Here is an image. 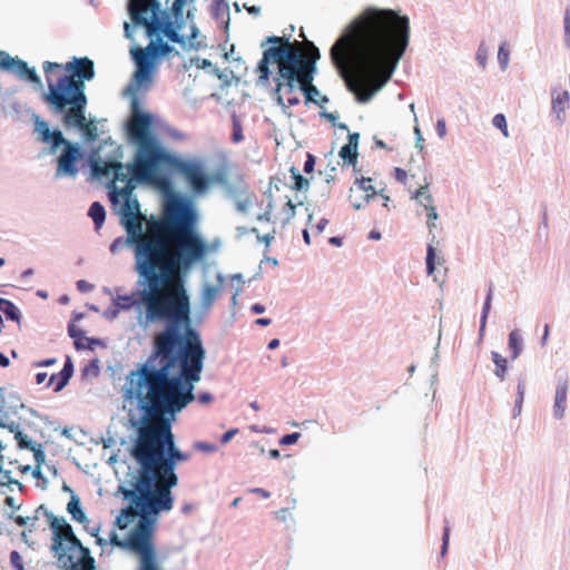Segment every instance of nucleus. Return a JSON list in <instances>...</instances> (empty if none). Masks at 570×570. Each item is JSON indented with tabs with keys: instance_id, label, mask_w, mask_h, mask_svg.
Returning a JSON list of instances; mask_svg holds the SVG:
<instances>
[{
	"instance_id": "obj_26",
	"label": "nucleus",
	"mask_w": 570,
	"mask_h": 570,
	"mask_svg": "<svg viewBox=\"0 0 570 570\" xmlns=\"http://www.w3.org/2000/svg\"><path fill=\"white\" fill-rule=\"evenodd\" d=\"M570 94L568 90L560 92H552V111L556 114L559 124H563L566 120V109L569 107Z\"/></svg>"
},
{
	"instance_id": "obj_25",
	"label": "nucleus",
	"mask_w": 570,
	"mask_h": 570,
	"mask_svg": "<svg viewBox=\"0 0 570 570\" xmlns=\"http://www.w3.org/2000/svg\"><path fill=\"white\" fill-rule=\"evenodd\" d=\"M139 292H145V287L142 289H137L131 294L118 295L116 298H112V302L118 305L120 311H130L135 306L142 305V298H150L153 294L141 295Z\"/></svg>"
},
{
	"instance_id": "obj_2",
	"label": "nucleus",
	"mask_w": 570,
	"mask_h": 570,
	"mask_svg": "<svg viewBox=\"0 0 570 570\" xmlns=\"http://www.w3.org/2000/svg\"><path fill=\"white\" fill-rule=\"evenodd\" d=\"M205 347L165 355L156 350L145 363L126 376L124 397L138 401L141 420L175 422L177 414L195 400L194 385L200 381Z\"/></svg>"
},
{
	"instance_id": "obj_32",
	"label": "nucleus",
	"mask_w": 570,
	"mask_h": 570,
	"mask_svg": "<svg viewBox=\"0 0 570 570\" xmlns=\"http://www.w3.org/2000/svg\"><path fill=\"white\" fill-rule=\"evenodd\" d=\"M219 293L220 286H214V284L205 283L200 291V306L205 309L212 307Z\"/></svg>"
},
{
	"instance_id": "obj_30",
	"label": "nucleus",
	"mask_w": 570,
	"mask_h": 570,
	"mask_svg": "<svg viewBox=\"0 0 570 570\" xmlns=\"http://www.w3.org/2000/svg\"><path fill=\"white\" fill-rule=\"evenodd\" d=\"M0 312L4 315L7 321H11L20 325L22 321V313L12 301L0 297Z\"/></svg>"
},
{
	"instance_id": "obj_46",
	"label": "nucleus",
	"mask_w": 570,
	"mask_h": 570,
	"mask_svg": "<svg viewBox=\"0 0 570 570\" xmlns=\"http://www.w3.org/2000/svg\"><path fill=\"white\" fill-rule=\"evenodd\" d=\"M509 59H510V51L507 48V43L503 42L499 47V50H498V62H499L500 69L502 71H504L508 68Z\"/></svg>"
},
{
	"instance_id": "obj_18",
	"label": "nucleus",
	"mask_w": 570,
	"mask_h": 570,
	"mask_svg": "<svg viewBox=\"0 0 570 570\" xmlns=\"http://www.w3.org/2000/svg\"><path fill=\"white\" fill-rule=\"evenodd\" d=\"M87 154L80 142L67 140L61 146V153L57 157L55 177H76L79 173L78 163L86 158Z\"/></svg>"
},
{
	"instance_id": "obj_64",
	"label": "nucleus",
	"mask_w": 570,
	"mask_h": 570,
	"mask_svg": "<svg viewBox=\"0 0 570 570\" xmlns=\"http://www.w3.org/2000/svg\"><path fill=\"white\" fill-rule=\"evenodd\" d=\"M315 164H316V157L313 154L307 153L306 154V159H305L304 166H303V171L306 175L312 174L314 171V169H315Z\"/></svg>"
},
{
	"instance_id": "obj_5",
	"label": "nucleus",
	"mask_w": 570,
	"mask_h": 570,
	"mask_svg": "<svg viewBox=\"0 0 570 570\" xmlns=\"http://www.w3.org/2000/svg\"><path fill=\"white\" fill-rule=\"evenodd\" d=\"M176 240V248L168 256V242L161 236H154L137 243L135 272L137 285L145 287L141 295L159 294L167 287L176 285V291L186 289L187 278L196 265L195 253L188 249L181 236H168Z\"/></svg>"
},
{
	"instance_id": "obj_50",
	"label": "nucleus",
	"mask_w": 570,
	"mask_h": 570,
	"mask_svg": "<svg viewBox=\"0 0 570 570\" xmlns=\"http://www.w3.org/2000/svg\"><path fill=\"white\" fill-rule=\"evenodd\" d=\"M58 560V566L61 568V570H78L77 566V558L76 556H66L61 557V559Z\"/></svg>"
},
{
	"instance_id": "obj_9",
	"label": "nucleus",
	"mask_w": 570,
	"mask_h": 570,
	"mask_svg": "<svg viewBox=\"0 0 570 570\" xmlns=\"http://www.w3.org/2000/svg\"><path fill=\"white\" fill-rule=\"evenodd\" d=\"M115 495L128 502L116 517L115 528L126 530L132 522L147 515L153 523L151 541L155 542L159 517L170 512L174 507L137 478L130 465L126 481L118 485Z\"/></svg>"
},
{
	"instance_id": "obj_4",
	"label": "nucleus",
	"mask_w": 570,
	"mask_h": 570,
	"mask_svg": "<svg viewBox=\"0 0 570 570\" xmlns=\"http://www.w3.org/2000/svg\"><path fill=\"white\" fill-rule=\"evenodd\" d=\"M42 67L48 85V91L41 96L43 102L53 115L61 117L67 130H78L86 144L96 142L99 138L98 122L106 119L86 116V81L96 76L94 61L88 57H73L65 65L45 61Z\"/></svg>"
},
{
	"instance_id": "obj_35",
	"label": "nucleus",
	"mask_w": 570,
	"mask_h": 570,
	"mask_svg": "<svg viewBox=\"0 0 570 570\" xmlns=\"http://www.w3.org/2000/svg\"><path fill=\"white\" fill-rule=\"evenodd\" d=\"M87 215L92 219L96 230H99L105 224L106 209L100 202H92Z\"/></svg>"
},
{
	"instance_id": "obj_14",
	"label": "nucleus",
	"mask_w": 570,
	"mask_h": 570,
	"mask_svg": "<svg viewBox=\"0 0 570 570\" xmlns=\"http://www.w3.org/2000/svg\"><path fill=\"white\" fill-rule=\"evenodd\" d=\"M189 458V453L181 451L177 446L158 460H153L154 462L150 463L147 472H141V469H138L135 475L174 507L175 495L173 489L179 483L176 469L179 463L188 461Z\"/></svg>"
},
{
	"instance_id": "obj_61",
	"label": "nucleus",
	"mask_w": 570,
	"mask_h": 570,
	"mask_svg": "<svg viewBox=\"0 0 570 570\" xmlns=\"http://www.w3.org/2000/svg\"><path fill=\"white\" fill-rule=\"evenodd\" d=\"M31 452L33 453L36 465L41 466L42 464L46 463V453L42 448V444L37 443V445L33 448V450H31Z\"/></svg>"
},
{
	"instance_id": "obj_29",
	"label": "nucleus",
	"mask_w": 570,
	"mask_h": 570,
	"mask_svg": "<svg viewBox=\"0 0 570 570\" xmlns=\"http://www.w3.org/2000/svg\"><path fill=\"white\" fill-rule=\"evenodd\" d=\"M39 140L50 146V153L56 154L58 149L68 140L59 128L50 129Z\"/></svg>"
},
{
	"instance_id": "obj_15",
	"label": "nucleus",
	"mask_w": 570,
	"mask_h": 570,
	"mask_svg": "<svg viewBox=\"0 0 570 570\" xmlns=\"http://www.w3.org/2000/svg\"><path fill=\"white\" fill-rule=\"evenodd\" d=\"M116 214L119 215L120 225L127 233V237H117L109 246V250L116 254L121 247L127 246L134 249L136 254L137 243L146 242L144 238L142 224L139 220L141 216L140 203L138 199L120 198L118 206H112Z\"/></svg>"
},
{
	"instance_id": "obj_45",
	"label": "nucleus",
	"mask_w": 570,
	"mask_h": 570,
	"mask_svg": "<svg viewBox=\"0 0 570 570\" xmlns=\"http://www.w3.org/2000/svg\"><path fill=\"white\" fill-rule=\"evenodd\" d=\"M14 440L17 441V445L20 450L31 451L38 443L30 439L23 431L21 433H17Z\"/></svg>"
},
{
	"instance_id": "obj_6",
	"label": "nucleus",
	"mask_w": 570,
	"mask_h": 570,
	"mask_svg": "<svg viewBox=\"0 0 570 570\" xmlns=\"http://www.w3.org/2000/svg\"><path fill=\"white\" fill-rule=\"evenodd\" d=\"M153 294L150 298H142L146 307L145 320L141 314L138 323L144 328L151 323L164 322L165 330L153 343L150 354L156 350H165V355L189 351L190 346L204 347L200 333L191 325L190 298L187 289L176 291L175 295L165 301Z\"/></svg>"
},
{
	"instance_id": "obj_56",
	"label": "nucleus",
	"mask_w": 570,
	"mask_h": 570,
	"mask_svg": "<svg viewBox=\"0 0 570 570\" xmlns=\"http://www.w3.org/2000/svg\"><path fill=\"white\" fill-rule=\"evenodd\" d=\"M35 130L39 134V137H43L51 128L49 122L41 119L38 115H35Z\"/></svg>"
},
{
	"instance_id": "obj_31",
	"label": "nucleus",
	"mask_w": 570,
	"mask_h": 570,
	"mask_svg": "<svg viewBox=\"0 0 570 570\" xmlns=\"http://www.w3.org/2000/svg\"><path fill=\"white\" fill-rule=\"evenodd\" d=\"M508 347L511 353L510 358L517 360L523 351V336L521 331L515 328L509 333Z\"/></svg>"
},
{
	"instance_id": "obj_57",
	"label": "nucleus",
	"mask_w": 570,
	"mask_h": 570,
	"mask_svg": "<svg viewBox=\"0 0 570 570\" xmlns=\"http://www.w3.org/2000/svg\"><path fill=\"white\" fill-rule=\"evenodd\" d=\"M296 204L292 202V199H287V202L284 205L283 210L286 213V218L283 220V225L285 226L288 224L296 215Z\"/></svg>"
},
{
	"instance_id": "obj_37",
	"label": "nucleus",
	"mask_w": 570,
	"mask_h": 570,
	"mask_svg": "<svg viewBox=\"0 0 570 570\" xmlns=\"http://www.w3.org/2000/svg\"><path fill=\"white\" fill-rule=\"evenodd\" d=\"M525 387H527V379H525V375L522 374L518 377L514 406L512 410V416L514 419L521 414L522 404L524 401Z\"/></svg>"
},
{
	"instance_id": "obj_58",
	"label": "nucleus",
	"mask_w": 570,
	"mask_h": 570,
	"mask_svg": "<svg viewBox=\"0 0 570 570\" xmlns=\"http://www.w3.org/2000/svg\"><path fill=\"white\" fill-rule=\"evenodd\" d=\"M194 449L204 453H215L218 450V446L215 443L206 441H196L194 443Z\"/></svg>"
},
{
	"instance_id": "obj_7",
	"label": "nucleus",
	"mask_w": 570,
	"mask_h": 570,
	"mask_svg": "<svg viewBox=\"0 0 570 570\" xmlns=\"http://www.w3.org/2000/svg\"><path fill=\"white\" fill-rule=\"evenodd\" d=\"M199 214L193 199L180 193L171 191L164 199L163 213L156 224V230L166 236H181L191 252L196 265L203 264L210 252L220 246V239L208 243L198 230Z\"/></svg>"
},
{
	"instance_id": "obj_27",
	"label": "nucleus",
	"mask_w": 570,
	"mask_h": 570,
	"mask_svg": "<svg viewBox=\"0 0 570 570\" xmlns=\"http://www.w3.org/2000/svg\"><path fill=\"white\" fill-rule=\"evenodd\" d=\"M236 189L237 193L233 196L234 198L237 196H245L244 199L236 200V209L237 212L245 214L256 199V195L248 190V185L243 180V178H239V184Z\"/></svg>"
},
{
	"instance_id": "obj_8",
	"label": "nucleus",
	"mask_w": 570,
	"mask_h": 570,
	"mask_svg": "<svg viewBox=\"0 0 570 570\" xmlns=\"http://www.w3.org/2000/svg\"><path fill=\"white\" fill-rule=\"evenodd\" d=\"M184 7L171 4L164 8L160 0H127L126 12L129 21H124V37L134 40V33L140 26H147L163 36L171 43L183 46L185 35L181 30L186 27Z\"/></svg>"
},
{
	"instance_id": "obj_38",
	"label": "nucleus",
	"mask_w": 570,
	"mask_h": 570,
	"mask_svg": "<svg viewBox=\"0 0 570 570\" xmlns=\"http://www.w3.org/2000/svg\"><path fill=\"white\" fill-rule=\"evenodd\" d=\"M289 174H291V178L293 180V184L289 185L291 189L296 190V191H307L308 190V188L311 186L309 179L306 178L305 176H303L301 174V171L295 166H291Z\"/></svg>"
},
{
	"instance_id": "obj_12",
	"label": "nucleus",
	"mask_w": 570,
	"mask_h": 570,
	"mask_svg": "<svg viewBox=\"0 0 570 570\" xmlns=\"http://www.w3.org/2000/svg\"><path fill=\"white\" fill-rule=\"evenodd\" d=\"M144 29L146 38L149 40L146 47L137 43L136 37L130 40L129 56L135 66L134 87H150L159 65L171 57H179L180 52L167 40L166 36L147 26H140Z\"/></svg>"
},
{
	"instance_id": "obj_34",
	"label": "nucleus",
	"mask_w": 570,
	"mask_h": 570,
	"mask_svg": "<svg viewBox=\"0 0 570 570\" xmlns=\"http://www.w3.org/2000/svg\"><path fill=\"white\" fill-rule=\"evenodd\" d=\"M210 16L214 20H219L220 16L225 13L227 16L226 21L224 22L226 31L229 27V4L227 0H212L209 6Z\"/></svg>"
},
{
	"instance_id": "obj_13",
	"label": "nucleus",
	"mask_w": 570,
	"mask_h": 570,
	"mask_svg": "<svg viewBox=\"0 0 570 570\" xmlns=\"http://www.w3.org/2000/svg\"><path fill=\"white\" fill-rule=\"evenodd\" d=\"M145 515L137 521L120 539L115 530L110 531L108 544L135 553L138 557L137 570H163L158 562L156 542L151 541L153 523Z\"/></svg>"
},
{
	"instance_id": "obj_53",
	"label": "nucleus",
	"mask_w": 570,
	"mask_h": 570,
	"mask_svg": "<svg viewBox=\"0 0 570 570\" xmlns=\"http://www.w3.org/2000/svg\"><path fill=\"white\" fill-rule=\"evenodd\" d=\"M77 566L78 570H96V560L91 554L81 557L77 559Z\"/></svg>"
},
{
	"instance_id": "obj_52",
	"label": "nucleus",
	"mask_w": 570,
	"mask_h": 570,
	"mask_svg": "<svg viewBox=\"0 0 570 570\" xmlns=\"http://www.w3.org/2000/svg\"><path fill=\"white\" fill-rule=\"evenodd\" d=\"M429 188V185L426 184L425 186H422L420 187L417 190H415V193L412 195V198L416 199L420 202L421 205H423L421 198L423 197L425 199V202L429 203V205H432L433 203V197L432 195L429 193L428 190Z\"/></svg>"
},
{
	"instance_id": "obj_3",
	"label": "nucleus",
	"mask_w": 570,
	"mask_h": 570,
	"mask_svg": "<svg viewBox=\"0 0 570 570\" xmlns=\"http://www.w3.org/2000/svg\"><path fill=\"white\" fill-rule=\"evenodd\" d=\"M156 116L145 115L138 120L137 131L126 134L129 145L135 147L132 160L124 164L122 146L115 147L105 157L98 149L88 154V165L94 179L109 178L107 184L111 206H118L120 198L138 199L134 190L138 186L153 184L171 185L174 173L181 175L186 159L171 153L156 132Z\"/></svg>"
},
{
	"instance_id": "obj_23",
	"label": "nucleus",
	"mask_w": 570,
	"mask_h": 570,
	"mask_svg": "<svg viewBox=\"0 0 570 570\" xmlns=\"http://www.w3.org/2000/svg\"><path fill=\"white\" fill-rule=\"evenodd\" d=\"M75 372L72 357L66 355L65 363L60 372L50 375L47 387L52 386L55 393L61 392L70 382Z\"/></svg>"
},
{
	"instance_id": "obj_19",
	"label": "nucleus",
	"mask_w": 570,
	"mask_h": 570,
	"mask_svg": "<svg viewBox=\"0 0 570 570\" xmlns=\"http://www.w3.org/2000/svg\"><path fill=\"white\" fill-rule=\"evenodd\" d=\"M0 70L12 73L19 79L32 83L37 89H42V82L35 67L18 56L12 57L9 52L0 50Z\"/></svg>"
},
{
	"instance_id": "obj_11",
	"label": "nucleus",
	"mask_w": 570,
	"mask_h": 570,
	"mask_svg": "<svg viewBox=\"0 0 570 570\" xmlns=\"http://www.w3.org/2000/svg\"><path fill=\"white\" fill-rule=\"evenodd\" d=\"M149 421L130 419V424L136 429L137 435L132 439L129 455L141 469V472L149 470L153 460H158L177 448L171 431L174 422L158 421L151 425Z\"/></svg>"
},
{
	"instance_id": "obj_10",
	"label": "nucleus",
	"mask_w": 570,
	"mask_h": 570,
	"mask_svg": "<svg viewBox=\"0 0 570 570\" xmlns=\"http://www.w3.org/2000/svg\"><path fill=\"white\" fill-rule=\"evenodd\" d=\"M308 46L311 51L308 56H305L302 51L292 48L289 38L284 37L282 46H272L264 49L255 69L258 73L256 85L261 87L271 86L272 70L269 66L272 63H277V72L287 69L301 73L305 82H313L317 73V61L321 59V51L312 41H308Z\"/></svg>"
},
{
	"instance_id": "obj_22",
	"label": "nucleus",
	"mask_w": 570,
	"mask_h": 570,
	"mask_svg": "<svg viewBox=\"0 0 570 570\" xmlns=\"http://www.w3.org/2000/svg\"><path fill=\"white\" fill-rule=\"evenodd\" d=\"M554 376L557 380V386L553 403V417L556 420H562L566 413L569 379L567 371L562 368H558Z\"/></svg>"
},
{
	"instance_id": "obj_54",
	"label": "nucleus",
	"mask_w": 570,
	"mask_h": 570,
	"mask_svg": "<svg viewBox=\"0 0 570 570\" xmlns=\"http://www.w3.org/2000/svg\"><path fill=\"white\" fill-rule=\"evenodd\" d=\"M10 566L14 570H26L21 554L17 550H12L9 554Z\"/></svg>"
},
{
	"instance_id": "obj_51",
	"label": "nucleus",
	"mask_w": 570,
	"mask_h": 570,
	"mask_svg": "<svg viewBox=\"0 0 570 570\" xmlns=\"http://www.w3.org/2000/svg\"><path fill=\"white\" fill-rule=\"evenodd\" d=\"M271 95L275 102L282 108L283 112H286L287 106L285 105L284 98L282 96V85L277 82L272 88Z\"/></svg>"
},
{
	"instance_id": "obj_21",
	"label": "nucleus",
	"mask_w": 570,
	"mask_h": 570,
	"mask_svg": "<svg viewBox=\"0 0 570 570\" xmlns=\"http://www.w3.org/2000/svg\"><path fill=\"white\" fill-rule=\"evenodd\" d=\"M148 89H149V87H139V88L134 87V73L131 75L130 81L124 90V94L126 96L130 97V110H131V115H132L131 118H128L124 122L125 135L130 134V132H136L138 120L141 119L145 115L155 116L154 114H151L149 111H145L141 108V101L137 95L140 90H148Z\"/></svg>"
},
{
	"instance_id": "obj_49",
	"label": "nucleus",
	"mask_w": 570,
	"mask_h": 570,
	"mask_svg": "<svg viewBox=\"0 0 570 570\" xmlns=\"http://www.w3.org/2000/svg\"><path fill=\"white\" fill-rule=\"evenodd\" d=\"M100 373L99 367V360L92 358L88 362V364L85 365V367L81 370V376L86 377L89 374H92L94 376H98Z\"/></svg>"
},
{
	"instance_id": "obj_47",
	"label": "nucleus",
	"mask_w": 570,
	"mask_h": 570,
	"mask_svg": "<svg viewBox=\"0 0 570 570\" xmlns=\"http://www.w3.org/2000/svg\"><path fill=\"white\" fill-rule=\"evenodd\" d=\"M492 125L499 129L504 137H509L508 122L503 114H497L492 118Z\"/></svg>"
},
{
	"instance_id": "obj_48",
	"label": "nucleus",
	"mask_w": 570,
	"mask_h": 570,
	"mask_svg": "<svg viewBox=\"0 0 570 570\" xmlns=\"http://www.w3.org/2000/svg\"><path fill=\"white\" fill-rule=\"evenodd\" d=\"M450 523L448 520H444L443 533H442V544L440 550V556L444 557L448 553L449 544H450Z\"/></svg>"
},
{
	"instance_id": "obj_28",
	"label": "nucleus",
	"mask_w": 570,
	"mask_h": 570,
	"mask_svg": "<svg viewBox=\"0 0 570 570\" xmlns=\"http://www.w3.org/2000/svg\"><path fill=\"white\" fill-rule=\"evenodd\" d=\"M66 510L70 514L72 521L80 524L89 523V519L83 511L79 495H71Z\"/></svg>"
},
{
	"instance_id": "obj_59",
	"label": "nucleus",
	"mask_w": 570,
	"mask_h": 570,
	"mask_svg": "<svg viewBox=\"0 0 570 570\" xmlns=\"http://www.w3.org/2000/svg\"><path fill=\"white\" fill-rule=\"evenodd\" d=\"M372 178L370 177H360L354 180V186H356L360 190L365 193H370L375 190L374 186L371 185Z\"/></svg>"
},
{
	"instance_id": "obj_40",
	"label": "nucleus",
	"mask_w": 570,
	"mask_h": 570,
	"mask_svg": "<svg viewBox=\"0 0 570 570\" xmlns=\"http://www.w3.org/2000/svg\"><path fill=\"white\" fill-rule=\"evenodd\" d=\"M338 156L343 160L344 165H352L353 167H355L358 157V148L353 146L351 147L345 144L341 147ZM354 170H356V168H354Z\"/></svg>"
},
{
	"instance_id": "obj_42",
	"label": "nucleus",
	"mask_w": 570,
	"mask_h": 570,
	"mask_svg": "<svg viewBox=\"0 0 570 570\" xmlns=\"http://www.w3.org/2000/svg\"><path fill=\"white\" fill-rule=\"evenodd\" d=\"M244 140L243 126L236 114L232 115V141L238 144Z\"/></svg>"
},
{
	"instance_id": "obj_41",
	"label": "nucleus",
	"mask_w": 570,
	"mask_h": 570,
	"mask_svg": "<svg viewBox=\"0 0 570 570\" xmlns=\"http://www.w3.org/2000/svg\"><path fill=\"white\" fill-rule=\"evenodd\" d=\"M6 400V411H9V414L16 415L20 409H26V404L21 402L20 395L17 392L9 393Z\"/></svg>"
},
{
	"instance_id": "obj_17",
	"label": "nucleus",
	"mask_w": 570,
	"mask_h": 570,
	"mask_svg": "<svg viewBox=\"0 0 570 570\" xmlns=\"http://www.w3.org/2000/svg\"><path fill=\"white\" fill-rule=\"evenodd\" d=\"M273 80L275 85L277 82L281 83L282 89L286 88L287 94H293L296 89H299L304 95L305 105L314 104L323 106L330 101L327 96H322L320 100L314 99V95H318V88L313 82H305V79L301 73L284 69L283 72H276Z\"/></svg>"
},
{
	"instance_id": "obj_39",
	"label": "nucleus",
	"mask_w": 570,
	"mask_h": 570,
	"mask_svg": "<svg viewBox=\"0 0 570 570\" xmlns=\"http://www.w3.org/2000/svg\"><path fill=\"white\" fill-rule=\"evenodd\" d=\"M68 335L73 340V345L77 351L85 350V337L87 336L85 331L78 327L75 323L69 322L67 325Z\"/></svg>"
},
{
	"instance_id": "obj_62",
	"label": "nucleus",
	"mask_w": 570,
	"mask_h": 570,
	"mask_svg": "<svg viewBox=\"0 0 570 570\" xmlns=\"http://www.w3.org/2000/svg\"><path fill=\"white\" fill-rule=\"evenodd\" d=\"M475 60L481 68H485L488 60V51L484 48L483 43H481L476 50Z\"/></svg>"
},
{
	"instance_id": "obj_60",
	"label": "nucleus",
	"mask_w": 570,
	"mask_h": 570,
	"mask_svg": "<svg viewBox=\"0 0 570 570\" xmlns=\"http://www.w3.org/2000/svg\"><path fill=\"white\" fill-rule=\"evenodd\" d=\"M299 438H301L299 432L286 433L281 436L278 443L283 446L293 445L299 440Z\"/></svg>"
},
{
	"instance_id": "obj_63",
	"label": "nucleus",
	"mask_w": 570,
	"mask_h": 570,
	"mask_svg": "<svg viewBox=\"0 0 570 570\" xmlns=\"http://www.w3.org/2000/svg\"><path fill=\"white\" fill-rule=\"evenodd\" d=\"M85 341L87 342V344H85V350H88V351H94L96 346H99V347L106 346V342L100 337L86 336Z\"/></svg>"
},
{
	"instance_id": "obj_24",
	"label": "nucleus",
	"mask_w": 570,
	"mask_h": 570,
	"mask_svg": "<svg viewBox=\"0 0 570 570\" xmlns=\"http://www.w3.org/2000/svg\"><path fill=\"white\" fill-rule=\"evenodd\" d=\"M40 510H43V517H46L52 532L51 541L59 540L60 533L71 527V524L63 517L55 515L45 504H40Z\"/></svg>"
},
{
	"instance_id": "obj_43",
	"label": "nucleus",
	"mask_w": 570,
	"mask_h": 570,
	"mask_svg": "<svg viewBox=\"0 0 570 570\" xmlns=\"http://www.w3.org/2000/svg\"><path fill=\"white\" fill-rule=\"evenodd\" d=\"M493 288H494V285L492 282L489 283V287H488V292H487V295H485V298H484V303H483V306H482V311H481V316L480 318L484 321H488V317H489V314H490V311H491V306H492V298H493Z\"/></svg>"
},
{
	"instance_id": "obj_33",
	"label": "nucleus",
	"mask_w": 570,
	"mask_h": 570,
	"mask_svg": "<svg viewBox=\"0 0 570 570\" xmlns=\"http://www.w3.org/2000/svg\"><path fill=\"white\" fill-rule=\"evenodd\" d=\"M199 35H200V30L197 27V24L195 22L190 23L189 35L188 36L185 35V43L179 47L184 50H190V49L199 50L202 48H205L206 43H204L203 41H197V38L199 37Z\"/></svg>"
},
{
	"instance_id": "obj_55",
	"label": "nucleus",
	"mask_w": 570,
	"mask_h": 570,
	"mask_svg": "<svg viewBox=\"0 0 570 570\" xmlns=\"http://www.w3.org/2000/svg\"><path fill=\"white\" fill-rule=\"evenodd\" d=\"M7 417L8 416H3V414L0 415V428L7 429L9 432L13 433L14 438H16L17 433L22 432V430L20 429V424L14 421L6 422L4 419H7Z\"/></svg>"
},
{
	"instance_id": "obj_20",
	"label": "nucleus",
	"mask_w": 570,
	"mask_h": 570,
	"mask_svg": "<svg viewBox=\"0 0 570 570\" xmlns=\"http://www.w3.org/2000/svg\"><path fill=\"white\" fill-rule=\"evenodd\" d=\"M50 551L57 559H61V557L63 558L66 556H75V552H77V559L91 554L90 549L82 544L72 527L61 532L59 540L52 541Z\"/></svg>"
},
{
	"instance_id": "obj_16",
	"label": "nucleus",
	"mask_w": 570,
	"mask_h": 570,
	"mask_svg": "<svg viewBox=\"0 0 570 570\" xmlns=\"http://www.w3.org/2000/svg\"><path fill=\"white\" fill-rule=\"evenodd\" d=\"M181 176L188 184L194 196L204 195L210 184L224 186L229 196H235L237 193V187L229 184L224 166L216 169L213 174H207L204 161L198 158L186 159V161L183 163Z\"/></svg>"
},
{
	"instance_id": "obj_1",
	"label": "nucleus",
	"mask_w": 570,
	"mask_h": 570,
	"mask_svg": "<svg viewBox=\"0 0 570 570\" xmlns=\"http://www.w3.org/2000/svg\"><path fill=\"white\" fill-rule=\"evenodd\" d=\"M409 42L407 16L367 7L334 41L330 58L356 102L365 105L393 77Z\"/></svg>"
},
{
	"instance_id": "obj_36",
	"label": "nucleus",
	"mask_w": 570,
	"mask_h": 570,
	"mask_svg": "<svg viewBox=\"0 0 570 570\" xmlns=\"http://www.w3.org/2000/svg\"><path fill=\"white\" fill-rule=\"evenodd\" d=\"M491 360L495 365V368L493 371V374L497 379H499L501 382H503L507 377V374L509 372V362L508 358L502 356L499 352L492 351L491 352Z\"/></svg>"
},
{
	"instance_id": "obj_44",
	"label": "nucleus",
	"mask_w": 570,
	"mask_h": 570,
	"mask_svg": "<svg viewBox=\"0 0 570 570\" xmlns=\"http://www.w3.org/2000/svg\"><path fill=\"white\" fill-rule=\"evenodd\" d=\"M435 258L436 250L433 245L428 244L426 247V256H425V266L428 275H432L435 272Z\"/></svg>"
}]
</instances>
